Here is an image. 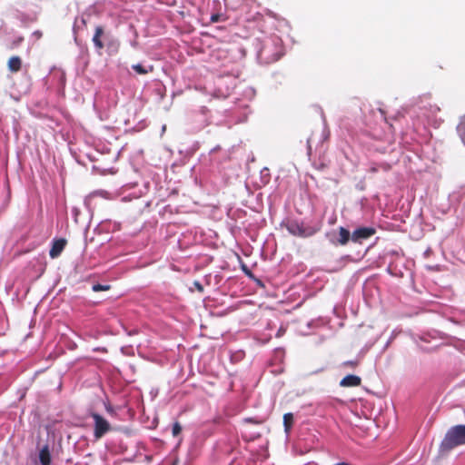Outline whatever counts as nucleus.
Instances as JSON below:
<instances>
[{
  "label": "nucleus",
  "mask_w": 465,
  "mask_h": 465,
  "mask_svg": "<svg viewBox=\"0 0 465 465\" xmlns=\"http://www.w3.org/2000/svg\"><path fill=\"white\" fill-rule=\"evenodd\" d=\"M359 365V361L353 360V361H346L342 363V366L348 367L351 369H354Z\"/></svg>",
  "instance_id": "nucleus-16"
},
{
  "label": "nucleus",
  "mask_w": 465,
  "mask_h": 465,
  "mask_svg": "<svg viewBox=\"0 0 465 465\" xmlns=\"http://www.w3.org/2000/svg\"><path fill=\"white\" fill-rule=\"evenodd\" d=\"M104 28L101 25L95 27L94 35L93 36V43L97 50H102L104 47V43L102 42L101 37L104 35Z\"/></svg>",
  "instance_id": "nucleus-9"
},
{
  "label": "nucleus",
  "mask_w": 465,
  "mask_h": 465,
  "mask_svg": "<svg viewBox=\"0 0 465 465\" xmlns=\"http://www.w3.org/2000/svg\"><path fill=\"white\" fill-rule=\"evenodd\" d=\"M460 445H465V425H456L449 429L440 448L443 450H450Z\"/></svg>",
  "instance_id": "nucleus-2"
},
{
  "label": "nucleus",
  "mask_w": 465,
  "mask_h": 465,
  "mask_svg": "<svg viewBox=\"0 0 465 465\" xmlns=\"http://www.w3.org/2000/svg\"><path fill=\"white\" fill-rule=\"evenodd\" d=\"M361 383V379L353 374L345 376L341 381L340 386L341 387H358Z\"/></svg>",
  "instance_id": "nucleus-8"
},
{
  "label": "nucleus",
  "mask_w": 465,
  "mask_h": 465,
  "mask_svg": "<svg viewBox=\"0 0 465 465\" xmlns=\"http://www.w3.org/2000/svg\"><path fill=\"white\" fill-rule=\"evenodd\" d=\"M194 286L199 292H203V287L199 282H194Z\"/></svg>",
  "instance_id": "nucleus-18"
},
{
  "label": "nucleus",
  "mask_w": 465,
  "mask_h": 465,
  "mask_svg": "<svg viewBox=\"0 0 465 465\" xmlns=\"http://www.w3.org/2000/svg\"><path fill=\"white\" fill-rule=\"evenodd\" d=\"M65 245L66 240L63 238L54 240L49 252L51 258H57L64 251Z\"/></svg>",
  "instance_id": "nucleus-7"
},
{
  "label": "nucleus",
  "mask_w": 465,
  "mask_h": 465,
  "mask_svg": "<svg viewBox=\"0 0 465 465\" xmlns=\"http://www.w3.org/2000/svg\"><path fill=\"white\" fill-rule=\"evenodd\" d=\"M39 461L41 465L51 464V451L48 445H45L39 451Z\"/></svg>",
  "instance_id": "nucleus-10"
},
{
  "label": "nucleus",
  "mask_w": 465,
  "mask_h": 465,
  "mask_svg": "<svg viewBox=\"0 0 465 465\" xmlns=\"http://www.w3.org/2000/svg\"><path fill=\"white\" fill-rule=\"evenodd\" d=\"M212 21L213 22H217L218 21V15H213L212 16Z\"/></svg>",
  "instance_id": "nucleus-23"
},
{
  "label": "nucleus",
  "mask_w": 465,
  "mask_h": 465,
  "mask_svg": "<svg viewBox=\"0 0 465 465\" xmlns=\"http://www.w3.org/2000/svg\"><path fill=\"white\" fill-rule=\"evenodd\" d=\"M8 68L11 72H17L21 68V59L18 56H13L8 61Z\"/></svg>",
  "instance_id": "nucleus-12"
},
{
  "label": "nucleus",
  "mask_w": 465,
  "mask_h": 465,
  "mask_svg": "<svg viewBox=\"0 0 465 465\" xmlns=\"http://www.w3.org/2000/svg\"><path fill=\"white\" fill-rule=\"evenodd\" d=\"M90 416L94 420V437L96 440L103 438L107 432L112 430V426L107 420L102 415L92 412Z\"/></svg>",
  "instance_id": "nucleus-5"
},
{
  "label": "nucleus",
  "mask_w": 465,
  "mask_h": 465,
  "mask_svg": "<svg viewBox=\"0 0 465 465\" xmlns=\"http://www.w3.org/2000/svg\"><path fill=\"white\" fill-rule=\"evenodd\" d=\"M182 432V426L178 421L173 424L172 434L173 437H177Z\"/></svg>",
  "instance_id": "nucleus-15"
},
{
  "label": "nucleus",
  "mask_w": 465,
  "mask_h": 465,
  "mask_svg": "<svg viewBox=\"0 0 465 465\" xmlns=\"http://www.w3.org/2000/svg\"><path fill=\"white\" fill-rule=\"evenodd\" d=\"M381 168H382L384 171H389L391 169V165L388 163H382L380 165Z\"/></svg>",
  "instance_id": "nucleus-20"
},
{
  "label": "nucleus",
  "mask_w": 465,
  "mask_h": 465,
  "mask_svg": "<svg viewBox=\"0 0 465 465\" xmlns=\"http://www.w3.org/2000/svg\"><path fill=\"white\" fill-rule=\"evenodd\" d=\"M375 233V230L371 227H361L356 229L351 235V239L357 242L361 239H368Z\"/></svg>",
  "instance_id": "nucleus-6"
},
{
  "label": "nucleus",
  "mask_w": 465,
  "mask_h": 465,
  "mask_svg": "<svg viewBox=\"0 0 465 465\" xmlns=\"http://www.w3.org/2000/svg\"><path fill=\"white\" fill-rule=\"evenodd\" d=\"M284 54L282 41L278 36L270 37L266 40L260 50V56L266 63L278 61Z\"/></svg>",
  "instance_id": "nucleus-1"
},
{
  "label": "nucleus",
  "mask_w": 465,
  "mask_h": 465,
  "mask_svg": "<svg viewBox=\"0 0 465 465\" xmlns=\"http://www.w3.org/2000/svg\"><path fill=\"white\" fill-rule=\"evenodd\" d=\"M318 170H323L327 167V164L324 163H321L319 165L315 166Z\"/></svg>",
  "instance_id": "nucleus-21"
},
{
  "label": "nucleus",
  "mask_w": 465,
  "mask_h": 465,
  "mask_svg": "<svg viewBox=\"0 0 465 465\" xmlns=\"http://www.w3.org/2000/svg\"><path fill=\"white\" fill-rule=\"evenodd\" d=\"M322 222H317L314 223L313 224L292 222L287 224V230L291 234L302 238H307L314 235L322 229Z\"/></svg>",
  "instance_id": "nucleus-3"
},
{
  "label": "nucleus",
  "mask_w": 465,
  "mask_h": 465,
  "mask_svg": "<svg viewBox=\"0 0 465 465\" xmlns=\"http://www.w3.org/2000/svg\"><path fill=\"white\" fill-rule=\"evenodd\" d=\"M379 168L377 166H372L371 167L370 171L372 172V173H376L378 172Z\"/></svg>",
  "instance_id": "nucleus-22"
},
{
  "label": "nucleus",
  "mask_w": 465,
  "mask_h": 465,
  "mask_svg": "<svg viewBox=\"0 0 465 465\" xmlns=\"http://www.w3.org/2000/svg\"><path fill=\"white\" fill-rule=\"evenodd\" d=\"M293 414L291 412L285 413L283 415V425L286 432H288L291 430L293 424Z\"/></svg>",
  "instance_id": "nucleus-13"
},
{
  "label": "nucleus",
  "mask_w": 465,
  "mask_h": 465,
  "mask_svg": "<svg viewBox=\"0 0 465 465\" xmlns=\"http://www.w3.org/2000/svg\"><path fill=\"white\" fill-rule=\"evenodd\" d=\"M329 134L324 127H319L313 130L307 139V154L311 159L312 155V143H316V147H320L321 150L324 151V143L328 140Z\"/></svg>",
  "instance_id": "nucleus-4"
},
{
  "label": "nucleus",
  "mask_w": 465,
  "mask_h": 465,
  "mask_svg": "<svg viewBox=\"0 0 465 465\" xmlns=\"http://www.w3.org/2000/svg\"><path fill=\"white\" fill-rule=\"evenodd\" d=\"M109 289H110L109 285H103V284H99V283L93 285L94 292L108 291Z\"/></svg>",
  "instance_id": "nucleus-17"
},
{
  "label": "nucleus",
  "mask_w": 465,
  "mask_h": 465,
  "mask_svg": "<svg viewBox=\"0 0 465 465\" xmlns=\"http://www.w3.org/2000/svg\"><path fill=\"white\" fill-rule=\"evenodd\" d=\"M33 35H34L36 39H40V38L42 37V35H43V33H42L41 31L37 30V31H35V32L33 33Z\"/></svg>",
  "instance_id": "nucleus-19"
},
{
  "label": "nucleus",
  "mask_w": 465,
  "mask_h": 465,
  "mask_svg": "<svg viewBox=\"0 0 465 465\" xmlns=\"http://www.w3.org/2000/svg\"><path fill=\"white\" fill-rule=\"evenodd\" d=\"M339 235H340V238L338 240V243L341 245L347 244L350 240V236H351L350 232L347 229H345L344 227H340L339 228Z\"/></svg>",
  "instance_id": "nucleus-11"
},
{
  "label": "nucleus",
  "mask_w": 465,
  "mask_h": 465,
  "mask_svg": "<svg viewBox=\"0 0 465 465\" xmlns=\"http://www.w3.org/2000/svg\"><path fill=\"white\" fill-rule=\"evenodd\" d=\"M172 465H177V460H174Z\"/></svg>",
  "instance_id": "nucleus-24"
},
{
  "label": "nucleus",
  "mask_w": 465,
  "mask_h": 465,
  "mask_svg": "<svg viewBox=\"0 0 465 465\" xmlns=\"http://www.w3.org/2000/svg\"><path fill=\"white\" fill-rule=\"evenodd\" d=\"M132 68L139 74H146L149 72V70L145 69V67L140 64H133ZM152 70L153 66H150V71Z\"/></svg>",
  "instance_id": "nucleus-14"
}]
</instances>
